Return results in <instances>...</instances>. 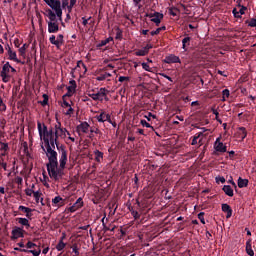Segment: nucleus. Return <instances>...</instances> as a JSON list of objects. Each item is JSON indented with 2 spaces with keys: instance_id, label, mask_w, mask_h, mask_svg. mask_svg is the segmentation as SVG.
<instances>
[{
  "instance_id": "54",
  "label": "nucleus",
  "mask_w": 256,
  "mask_h": 256,
  "mask_svg": "<svg viewBox=\"0 0 256 256\" xmlns=\"http://www.w3.org/2000/svg\"><path fill=\"white\" fill-rule=\"evenodd\" d=\"M76 89H77V88L74 87V86H68V87H67L68 93H72V94L75 93Z\"/></svg>"
},
{
  "instance_id": "62",
  "label": "nucleus",
  "mask_w": 256,
  "mask_h": 256,
  "mask_svg": "<svg viewBox=\"0 0 256 256\" xmlns=\"http://www.w3.org/2000/svg\"><path fill=\"white\" fill-rule=\"evenodd\" d=\"M70 87H76L77 88V82L75 80H70Z\"/></svg>"
},
{
  "instance_id": "14",
  "label": "nucleus",
  "mask_w": 256,
  "mask_h": 256,
  "mask_svg": "<svg viewBox=\"0 0 256 256\" xmlns=\"http://www.w3.org/2000/svg\"><path fill=\"white\" fill-rule=\"evenodd\" d=\"M18 209L22 211V213H25L27 219H32L33 217V209L29 207H25L23 205L19 206Z\"/></svg>"
},
{
  "instance_id": "51",
  "label": "nucleus",
  "mask_w": 256,
  "mask_h": 256,
  "mask_svg": "<svg viewBox=\"0 0 256 256\" xmlns=\"http://www.w3.org/2000/svg\"><path fill=\"white\" fill-rule=\"evenodd\" d=\"M62 9H69V0H62Z\"/></svg>"
},
{
  "instance_id": "16",
  "label": "nucleus",
  "mask_w": 256,
  "mask_h": 256,
  "mask_svg": "<svg viewBox=\"0 0 256 256\" xmlns=\"http://www.w3.org/2000/svg\"><path fill=\"white\" fill-rule=\"evenodd\" d=\"M23 228L21 227H15L13 230H12V237L13 239H20L21 237H23Z\"/></svg>"
},
{
  "instance_id": "58",
  "label": "nucleus",
  "mask_w": 256,
  "mask_h": 256,
  "mask_svg": "<svg viewBox=\"0 0 256 256\" xmlns=\"http://www.w3.org/2000/svg\"><path fill=\"white\" fill-rule=\"evenodd\" d=\"M245 11H247V6H242L239 10L240 15H245Z\"/></svg>"
},
{
  "instance_id": "25",
  "label": "nucleus",
  "mask_w": 256,
  "mask_h": 256,
  "mask_svg": "<svg viewBox=\"0 0 256 256\" xmlns=\"http://www.w3.org/2000/svg\"><path fill=\"white\" fill-rule=\"evenodd\" d=\"M94 155H95V161H97V163H101V161H103V152L99 150H95Z\"/></svg>"
},
{
  "instance_id": "26",
  "label": "nucleus",
  "mask_w": 256,
  "mask_h": 256,
  "mask_svg": "<svg viewBox=\"0 0 256 256\" xmlns=\"http://www.w3.org/2000/svg\"><path fill=\"white\" fill-rule=\"evenodd\" d=\"M247 185H249V180L247 179H242V178H239L238 179V187L240 189H243V187H247Z\"/></svg>"
},
{
  "instance_id": "28",
  "label": "nucleus",
  "mask_w": 256,
  "mask_h": 256,
  "mask_svg": "<svg viewBox=\"0 0 256 256\" xmlns=\"http://www.w3.org/2000/svg\"><path fill=\"white\" fill-rule=\"evenodd\" d=\"M108 77H111V73L106 72L104 74H100L97 78L96 81H105V79H108Z\"/></svg>"
},
{
  "instance_id": "32",
  "label": "nucleus",
  "mask_w": 256,
  "mask_h": 256,
  "mask_svg": "<svg viewBox=\"0 0 256 256\" xmlns=\"http://www.w3.org/2000/svg\"><path fill=\"white\" fill-rule=\"evenodd\" d=\"M0 151H4V153L6 151H9V144L4 143V142H0Z\"/></svg>"
},
{
  "instance_id": "34",
  "label": "nucleus",
  "mask_w": 256,
  "mask_h": 256,
  "mask_svg": "<svg viewBox=\"0 0 256 256\" xmlns=\"http://www.w3.org/2000/svg\"><path fill=\"white\" fill-rule=\"evenodd\" d=\"M203 137V132H199L196 136H194L191 145H197V139Z\"/></svg>"
},
{
  "instance_id": "9",
  "label": "nucleus",
  "mask_w": 256,
  "mask_h": 256,
  "mask_svg": "<svg viewBox=\"0 0 256 256\" xmlns=\"http://www.w3.org/2000/svg\"><path fill=\"white\" fill-rule=\"evenodd\" d=\"M6 49L8 51V57L10 61H14L15 63H21V65H25V62H21V60L17 58V52L11 50V47L9 46H7Z\"/></svg>"
},
{
  "instance_id": "17",
  "label": "nucleus",
  "mask_w": 256,
  "mask_h": 256,
  "mask_svg": "<svg viewBox=\"0 0 256 256\" xmlns=\"http://www.w3.org/2000/svg\"><path fill=\"white\" fill-rule=\"evenodd\" d=\"M165 63L171 64V63H181V59L176 55H169L165 58Z\"/></svg>"
},
{
  "instance_id": "4",
  "label": "nucleus",
  "mask_w": 256,
  "mask_h": 256,
  "mask_svg": "<svg viewBox=\"0 0 256 256\" xmlns=\"http://www.w3.org/2000/svg\"><path fill=\"white\" fill-rule=\"evenodd\" d=\"M13 73H17V70L12 67L9 62H6L0 72V77L2 78L3 83H9V81H11V77H13Z\"/></svg>"
},
{
  "instance_id": "46",
  "label": "nucleus",
  "mask_w": 256,
  "mask_h": 256,
  "mask_svg": "<svg viewBox=\"0 0 256 256\" xmlns=\"http://www.w3.org/2000/svg\"><path fill=\"white\" fill-rule=\"evenodd\" d=\"M0 111H7V105L3 103V99L0 98Z\"/></svg>"
},
{
  "instance_id": "10",
  "label": "nucleus",
  "mask_w": 256,
  "mask_h": 256,
  "mask_svg": "<svg viewBox=\"0 0 256 256\" xmlns=\"http://www.w3.org/2000/svg\"><path fill=\"white\" fill-rule=\"evenodd\" d=\"M81 207H83V198L80 197V198H78V199L76 200V202H75L72 206H70V207L68 208V211H69L70 213H75V211L81 209Z\"/></svg>"
},
{
  "instance_id": "33",
  "label": "nucleus",
  "mask_w": 256,
  "mask_h": 256,
  "mask_svg": "<svg viewBox=\"0 0 256 256\" xmlns=\"http://www.w3.org/2000/svg\"><path fill=\"white\" fill-rule=\"evenodd\" d=\"M71 249H72V253H74L73 256H79V247L77 246V244H73L71 246Z\"/></svg>"
},
{
  "instance_id": "43",
  "label": "nucleus",
  "mask_w": 256,
  "mask_h": 256,
  "mask_svg": "<svg viewBox=\"0 0 256 256\" xmlns=\"http://www.w3.org/2000/svg\"><path fill=\"white\" fill-rule=\"evenodd\" d=\"M142 68L144 69V71H148L149 73H151L153 70H151V67L149 66V64L143 62L142 63Z\"/></svg>"
},
{
  "instance_id": "20",
  "label": "nucleus",
  "mask_w": 256,
  "mask_h": 256,
  "mask_svg": "<svg viewBox=\"0 0 256 256\" xmlns=\"http://www.w3.org/2000/svg\"><path fill=\"white\" fill-rule=\"evenodd\" d=\"M222 191H224L225 195H227L228 197H233L234 195L233 188H231V186L229 185H224Z\"/></svg>"
},
{
  "instance_id": "3",
  "label": "nucleus",
  "mask_w": 256,
  "mask_h": 256,
  "mask_svg": "<svg viewBox=\"0 0 256 256\" xmlns=\"http://www.w3.org/2000/svg\"><path fill=\"white\" fill-rule=\"evenodd\" d=\"M46 17H48V33H59V24L63 23V17L59 19L52 11H48V16Z\"/></svg>"
},
{
  "instance_id": "6",
  "label": "nucleus",
  "mask_w": 256,
  "mask_h": 256,
  "mask_svg": "<svg viewBox=\"0 0 256 256\" xmlns=\"http://www.w3.org/2000/svg\"><path fill=\"white\" fill-rule=\"evenodd\" d=\"M109 93V90L106 88H100V90L97 93H89V97L93 99V101H103L104 97H107V94Z\"/></svg>"
},
{
  "instance_id": "11",
  "label": "nucleus",
  "mask_w": 256,
  "mask_h": 256,
  "mask_svg": "<svg viewBox=\"0 0 256 256\" xmlns=\"http://www.w3.org/2000/svg\"><path fill=\"white\" fill-rule=\"evenodd\" d=\"M148 17L151 19L152 23H155L157 26H159L161 19H163V14L155 12L153 14H149Z\"/></svg>"
},
{
  "instance_id": "52",
  "label": "nucleus",
  "mask_w": 256,
  "mask_h": 256,
  "mask_svg": "<svg viewBox=\"0 0 256 256\" xmlns=\"http://www.w3.org/2000/svg\"><path fill=\"white\" fill-rule=\"evenodd\" d=\"M248 26L249 27H256V19L252 18L249 22H248Z\"/></svg>"
},
{
  "instance_id": "31",
  "label": "nucleus",
  "mask_w": 256,
  "mask_h": 256,
  "mask_svg": "<svg viewBox=\"0 0 256 256\" xmlns=\"http://www.w3.org/2000/svg\"><path fill=\"white\" fill-rule=\"evenodd\" d=\"M27 47H28L27 44H23V46L19 48V53H20L21 57H25V53L27 51Z\"/></svg>"
},
{
  "instance_id": "7",
  "label": "nucleus",
  "mask_w": 256,
  "mask_h": 256,
  "mask_svg": "<svg viewBox=\"0 0 256 256\" xmlns=\"http://www.w3.org/2000/svg\"><path fill=\"white\" fill-rule=\"evenodd\" d=\"M95 119L98 121V123H105V121L108 123H113V120H111V114L105 111H101L99 115L95 116Z\"/></svg>"
},
{
  "instance_id": "39",
  "label": "nucleus",
  "mask_w": 256,
  "mask_h": 256,
  "mask_svg": "<svg viewBox=\"0 0 256 256\" xmlns=\"http://www.w3.org/2000/svg\"><path fill=\"white\" fill-rule=\"evenodd\" d=\"M63 34H59L56 38V41L58 42V46L61 47V45H63Z\"/></svg>"
},
{
  "instance_id": "24",
  "label": "nucleus",
  "mask_w": 256,
  "mask_h": 256,
  "mask_svg": "<svg viewBox=\"0 0 256 256\" xmlns=\"http://www.w3.org/2000/svg\"><path fill=\"white\" fill-rule=\"evenodd\" d=\"M17 221L20 225H23L24 227H31V225L29 224V218H18Z\"/></svg>"
},
{
  "instance_id": "44",
  "label": "nucleus",
  "mask_w": 256,
  "mask_h": 256,
  "mask_svg": "<svg viewBox=\"0 0 256 256\" xmlns=\"http://www.w3.org/2000/svg\"><path fill=\"white\" fill-rule=\"evenodd\" d=\"M35 192H36V191H33V189H31V188L25 189V194H26L28 197H31L32 195H35Z\"/></svg>"
},
{
  "instance_id": "8",
  "label": "nucleus",
  "mask_w": 256,
  "mask_h": 256,
  "mask_svg": "<svg viewBox=\"0 0 256 256\" xmlns=\"http://www.w3.org/2000/svg\"><path fill=\"white\" fill-rule=\"evenodd\" d=\"M214 149L217 153H227V145L221 142V137H218L214 142Z\"/></svg>"
},
{
  "instance_id": "49",
  "label": "nucleus",
  "mask_w": 256,
  "mask_h": 256,
  "mask_svg": "<svg viewBox=\"0 0 256 256\" xmlns=\"http://www.w3.org/2000/svg\"><path fill=\"white\" fill-rule=\"evenodd\" d=\"M216 183H225V177L223 176H217L215 178Z\"/></svg>"
},
{
  "instance_id": "64",
  "label": "nucleus",
  "mask_w": 256,
  "mask_h": 256,
  "mask_svg": "<svg viewBox=\"0 0 256 256\" xmlns=\"http://www.w3.org/2000/svg\"><path fill=\"white\" fill-rule=\"evenodd\" d=\"M0 165L2 166V168L4 169V171H7V163H5V162H0Z\"/></svg>"
},
{
  "instance_id": "38",
  "label": "nucleus",
  "mask_w": 256,
  "mask_h": 256,
  "mask_svg": "<svg viewBox=\"0 0 256 256\" xmlns=\"http://www.w3.org/2000/svg\"><path fill=\"white\" fill-rule=\"evenodd\" d=\"M142 127H147V129H153V126L149 124L146 120H141L140 121Z\"/></svg>"
},
{
  "instance_id": "21",
  "label": "nucleus",
  "mask_w": 256,
  "mask_h": 256,
  "mask_svg": "<svg viewBox=\"0 0 256 256\" xmlns=\"http://www.w3.org/2000/svg\"><path fill=\"white\" fill-rule=\"evenodd\" d=\"M80 67H83L87 70V66H85V64L82 61H78L76 67L71 70L70 75L72 77H75V71H77V69H79Z\"/></svg>"
},
{
  "instance_id": "63",
  "label": "nucleus",
  "mask_w": 256,
  "mask_h": 256,
  "mask_svg": "<svg viewBox=\"0 0 256 256\" xmlns=\"http://www.w3.org/2000/svg\"><path fill=\"white\" fill-rule=\"evenodd\" d=\"M90 132L96 133V135H98V133H101V130H99V128H95V129H91Z\"/></svg>"
},
{
  "instance_id": "15",
  "label": "nucleus",
  "mask_w": 256,
  "mask_h": 256,
  "mask_svg": "<svg viewBox=\"0 0 256 256\" xmlns=\"http://www.w3.org/2000/svg\"><path fill=\"white\" fill-rule=\"evenodd\" d=\"M53 207H63L65 200L61 196H56L52 199Z\"/></svg>"
},
{
  "instance_id": "2",
  "label": "nucleus",
  "mask_w": 256,
  "mask_h": 256,
  "mask_svg": "<svg viewBox=\"0 0 256 256\" xmlns=\"http://www.w3.org/2000/svg\"><path fill=\"white\" fill-rule=\"evenodd\" d=\"M46 5H48V9H46L45 16L49 17V11H51L54 17H58L61 20L63 17V8L61 7V0H43Z\"/></svg>"
},
{
  "instance_id": "48",
  "label": "nucleus",
  "mask_w": 256,
  "mask_h": 256,
  "mask_svg": "<svg viewBox=\"0 0 256 256\" xmlns=\"http://www.w3.org/2000/svg\"><path fill=\"white\" fill-rule=\"evenodd\" d=\"M144 117H145V119H147V121H151V117L153 119H157V116L153 115V113H151V112H149L148 115H145Z\"/></svg>"
},
{
  "instance_id": "59",
  "label": "nucleus",
  "mask_w": 256,
  "mask_h": 256,
  "mask_svg": "<svg viewBox=\"0 0 256 256\" xmlns=\"http://www.w3.org/2000/svg\"><path fill=\"white\" fill-rule=\"evenodd\" d=\"M122 37H123V32H121V30H118L116 32V39H122Z\"/></svg>"
},
{
  "instance_id": "55",
  "label": "nucleus",
  "mask_w": 256,
  "mask_h": 256,
  "mask_svg": "<svg viewBox=\"0 0 256 256\" xmlns=\"http://www.w3.org/2000/svg\"><path fill=\"white\" fill-rule=\"evenodd\" d=\"M89 19H91V17H89L88 19L85 17H82V25H84V27L89 24Z\"/></svg>"
},
{
  "instance_id": "5",
  "label": "nucleus",
  "mask_w": 256,
  "mask_h": 256,
  "mask_svg": "<svg viewBox=\"0 0 256 256\" xmlns=\"http://www.w3.org/2000/svg\"><path fill=\"white\" fill-rule=\"evenodd\" d=\"M61 156L59 162L57 161V169L61 171V176L58 179H53V181H59L63 177V169H65V165H67V150L63 146H61L60 150ZM60 163V166H59Z\"/></svg>"
},
{
  "instance_id": "37",
  "label": "nucleus",
  "mask_w": 256,
  "mask_h": 256,
  "mask_svg": "<svg viewBox=\"0 0 256 256\" xmlns=\"http://www.w3.org/2000/svg\"><path fill=\"white\" fill-rule=\"evenodd\" d=\"M198 219L200 220V222L205 225V212H200L198 214Z\"/></svg>"
},
{
  "instance_id": "1",
  "label": "nucleus",
  "mask_w": 256,
  "mask_h": 256,
  "mask_svg": "<svg viewBox=\"0 0 256 256\" xmlns=\"http://www.w3.org/2000/svg\"><path fill=\"white\" fill-rule=\"evenodd\" d=\"M37 127L39 137L46 147V156L48 158L46 167L48 175L50 179H60L62 172L57 169V151H55V145L59 148L57 139H59V137L60 139H65V137H67V128H64L61 125V122H57L54 127L49 129L45 124L38 122Z\"/></svg>"
},
{
  "instance_id": "45",
  "label": "nucleus",
  "mask_w": 256,
  "mask_h": 256,
  "mask_svg": "<svg viewBox=\"0 0 256 256\" xmlns=\"http://www.w3.org/2000/svg\"><path fill=\"white\" fill-rule=\"evenodd\" d=\"M77 3V0H70V4L68 6V11L71 12L73 7H75V4Z\"/></svg>"
},
{
  "instance_id": "23",
  "label": "nucleus",
  "mask_w": 256,
  "mask_h": 256,
  "mask_svg": "<svg viewBox=\"0 0 256 256\" xmlns=\"http://www.w3.org/2000/svg\"><path fill=\"white\" fill-rule=\"evenodd\" d=\"M238 135H239L241 141L245 140V138L247 137V130L245 129V127H240L238 129Z\"/></svg>"
},
{
  "instance_id": "50",
  "label": "nucleus",
  "mask_w": 256,
  "mask_h": 256,
  "mask_svg": "<svg viewBox=\"0 0 256 256\" xmlns=\"http://www.w3.org/2000/svg\"><path fill=\"white\" fill-rule=\"evenodd\" d=\"M177 9L175 8H169V15H172V17H177Z\"/></svg>"
},
{
  "instance_id": "36",
  "label": "nucleus",
  "mask_w": 256,
  "mask_h": 256,
  "mask_svg": "<svg viewBox=\"0 0 256 256\" xmlns=\"http://www.w3.org/2000/svg\"><path fill=\"white\" fill-rule=\"evenodd\" d=\"M189 41H191V37L183 38V40H182V49H184V51H185V48L187 47V43H189Z\"/></svg>"
},
{
  "instance_id": "29",
  "label": "nucleus",
  "mask_w": 256,
  "mask_h": 256,
  "mask_svg": "<svg viewBox=\"0 0 256 256\" xmlns=\"http://www.w3.org/2000/svg\"><path fill=\"white\" fill-rule=\"evenodd\" d=\"M49 41H50L51 45H55V47H57V49H59V42L57 41V37H55V35H51L49 38Z\"/></svg>"
},
{
  "instance_id": "27",
  "label": "nucleus",
  "mask_w": 256,
  "mask_h": 256,
  "mask_svg": "<svg viewBox=\"0 0 256 256\" xmlns=\"http://www.w3.org/2000/svg\"><path fill=\"white\" fill-rule=\"evenodd\" d=\"M65 247H67V244L65 242H63V239H60L58 244L56 245L57 251H63V249H65Z\"/></svg>"
},
{
  "instance_id": "47",
  "label": "nucleus",
  "mask_w": 256,
  "mask_h": 256,
  "mask_svg": "<svg viewBox=\"0 0 256 256\" xmlns=\"http://www.w3.org/2000/svg\"><path fill=\"white\" fill-rule=\"evenodd\" d=\"M222 95H223L222 101H225V97H229V95H230L229 89H224L222 91Z\"/></svg>"
},
{
  "instance_id": "30",
  "label": "nucleus",
  "mask_w": 256,
  "mask_h": 256,
  "mask_svg": "<svg viewBox=\"0 0 256 256\" xmlns=\"http://www.w3.org/2000/svg\"><path fill=\"white\" fill-rule=\"evenodd\" d=\"M165 29H167V27H165V26L159 27L156 30L151 31L150 35H152V37L155 35H159L161 33V31H165Z\"/></svg>"
},
{
  "instance_id": "56",
  "label": "nucleus",
  "mask_w": 256,
  "mask_h": 256,
  "mask_svg": "<svg viewBox=\"0 0 256 256\" xmlns=\"http://www.w3.org/2000/svg\"><path fill=\"white\" fill-rule=\"evenodd\" d=\"M132 217H134V219H140L141 215H139L137 211H132Z\"/></svg>"
},
{
  "instance_id": "13",
  "label": "nucleus",
  "mask_w": 256,
  "mask_h": 256,
  "mask_svg": "<svg viewBox=\"0 0 256 256\" xmlns=\"http://www.w3.org/2000/svg\"><path fill=\"white\" fill-rule=\"evenodd\" d=\"M91 128V126L89 125V123L87 122H82L77 126V132L78 133H89V129Z\"/></svg>"
},
{
  "instance_id": "18",
  "label": "nucleus",
  "mask_w": 256,
  "mask_h": 256,
  "mask_svg": "<svg viewBox=\"0 0 256 256\" xmlns=\"http://www.w3.org/2000/svg\"><path fill=\"white\" fill-rule=\"evenodd\" d=\"M42 196H43V193H41L40 191L34 192V195H33L36 203H41V205L44 206L45 203H43V197Z\"/></svg>"
},
{
  "instance_id": "22",
  "label": "nucleus",
  "mask_w": 256,
  "mask_h": 256,
  "mask_svg": "<svg viewBox=\"0 0 256 256\" xmlns=\"http://www.w3.org/2000/svg\"><path fill=\"white\" fill-rule=\"evenodd\" d=\"M246 253L247 255L249 256H254L255 255V252L253 251V248L251 246V239H249L247 242H246Z\"/></svg>"
},
{
  "instance_id": "12",
  "label": "nucleus",
  "mask_w": 256,
  "mask_h": 256,
  "mask_svg": "<svg viewBox=\"0 0 256 256\" xmlns=\"http://www.w3.org/2000/svg\"><path fill=\"white\" fill-rule=\"evenodd\" d=\"M149 49H153L152 44H147L145 47L142 49L138 50L135 52L136 57H145L149 53Z\"/></svg>"
},
{
  "instance_id": "40",
  "label": "nucleus",
  "mask_w": 256,
  "mask_h": 256,
  "mask_svg": "<svg viewBox=\"0 0 256 256\" xmlns=\"http://www.w3.org/2000/svg\"><path fill=\"white\" fill-rule=\"evenodd\" d=\"M29 253H32L33 256H40L41 255V248L38 247L37 250H29Z\"/></svg>"
},
{
  "instance_id": "60",
  "label": "nucleus",
  "mask_w": 256,
  "mask_h": 256,
  "mask_svg": "<svg viewBox=\"0 0 256 256\" xmlns=\"http://www.w3.org/2000/svg\"><path fill=\"white\" fill-rule=\"evenodd\" d=\"M105 45H107V41L102 40L99 44H97V47H105Z\"/></svg>"
},
{
  "instance_id": "42",
  "label": "nucleus",
  "mask_w": 256,
  "mask_h": 256,
  "mask_svg": "<svg viewBox=\"0 0 256 256\" xmlns=\"http://www.w3.org/2000/svg\"><path fill=\"white\" fill-rule=\"evenodd\" d=\"M232 13H233V15H234V17H235L236 19H241V13H240L239 11H237V8H234V9L232 10Z\"/></svg>"
},
{
  "instance_id": "57",
  "label": "nucleus",
  "mask_w": 256,
  "mask_h": 256,
  "mask_svg": "<svg viewBox=\"0 0 256 256\" xmlns=\"http://www.w3.org/2000/svg\"><path fill=\"white\" fill-rule=\"evenodd\" d=\"M162 77H164V79H167L168 81H170L171 83H173V78H171L170 76H168L167 74H160Z\"/></svg>"
},
{
  "instance_id": "41",
  "label": "nucleus",
  "mask_w": 256,
  "mask_h": 256,
  "mask_svg": "<svg viewBox=\"0 0 256 256\" xmlns=\"http://www.w3.org/2000/svg\"><path fill=\"white\" fill-rule=\"evenodd\" d=\"M119 83H123L125 81H131V78L129 76H120L118 78Z\"/></svg>"
},
{
  "instance_id": "35",
  "label": "nucleus",
  "mask_w": 256,
  "mask_h": 256,
  "mask_svg": "<svg viewBox=\"0 0 256 256\" xmlns=\"http://www.w3.org/2000/svg\"><path fill=\"white\" fill-rule=\"evenodd\" d=\"M43 101L41 102V105L45 107V105H48L49 103V96L47 94H43Z\"/></svg>"
},
{
  "instance_id": "53",
  "label": "nucleus",
  "mask_w": 256,
  "mask_h": 256,
  "mask_svg": "<svg viewBox=\"0 0 256 256\" xmlns=\"http://www.w3.org/2000/svg\"><path fill=\"white\" fill-rule=\"evenodd\" d=\"M26 247H27L28 249H33V247H37V244H35V243L29 241V242H27Z\"/></svg>"
},
{
  "instance_id": "61",
  "label": "nucleus",
  "mask_w": 256,
  "mask_h": 256,
  "mask_svg": "<svg viewBox=\"0 0 256 256\" xmlns=\"http://www.w3.org/2000/svg\"><path fill=\"white\" fill-rule=\"evenodd\" d=\"M65 115H73V108L71 106L68 108Z\"/></svg>"
},
{
  "instance_id": "19",
  "label": "nucleus",
  "mask_w": 256,
  "mask_h": 256,
  "mask_svg": "<svg viewBox=\"0 0 256 256\" xmlns=\"http://www.w3.org/2000/svg\"><path fill=\"white\" fill-rule=\"evenodd\" d=\"M222 211L224 213H227V219H229V217L233 215V210L231 209V206H229V204H222Z\"/></svg>"
}]
</instances>
